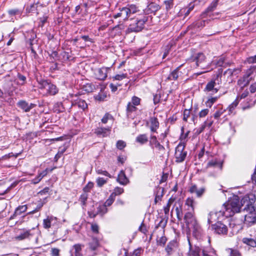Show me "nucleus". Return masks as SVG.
<instances>
[{"mask_svg": "<svg viewBox=\"0 0 256 256\" xmlns=\"http://www.w3.org/2000/svg\"><path fill=\"white\" fill-rule=\"evenodd\" d=\"M256 198L252 194L246 195L241 199L242 206H244L243 212L244 214V223L248 226L256 224V206L253 204L256 202Z\"/></svg>", "mask_w": 256, "mask_h": 256, "instance_id": "obj_1", "label": "nucleus"}, {"mask_svg": "<svg viewBox=\"0 0 256 256\" xmlns=\"http://www.w3.org/2000/svg\"><path fill=\"white\" fill-rule=\"evenodd\" d=\"M152 16H142L140 18H137L134 22L131 23L128 28V32H139L141 31L144 27L146 23L148 21L149 19L152 20Z\"/></svg>", "mask_w": 256, "mask_h": 256, "instance_id": "obj_2", "label": "nucleus"}, {"mask_svg": "<svg viewBox=\"0 0 256 256\" xmlns=\"http://www.w3.org/2000/svg\"><path fill=\"white\" fill-rule=\"evenodd\" d=\"M226 212H229L228 216H231L235 213L243 212L244 206H242L241 201L240 204L239 200L238 198H234L230 201L228 203H225L223 204Z\"/></svg>", "mask_w": 256, "mask_h": 256, "instance_id": "obj_3", "label": "nucleus"}, {"mask_svg": "<svg viewBox=\"0 0 256 256\" xmlns=\"http://www.w3.org/2000/svg\"><path fill=\"white\" fill-rule=\"evenodd\" d=\"M38 88L40 89H45L47 94L54 96L58 92V88L56 86L47 80H42L38 81Z\"/></svg>", "mask_w": 256, "mask_h": 256, "instance_id": "obj_4", "label": "nucleus"}, {"mask_svg": "<svg viewBox=\"0 0 256 256\" xmlns=\"http://www.w3.org/2000/svg\"><path fill=\"white\" fill-rule=\"evenodd\" d=\"M222 70V68L218 69V74H216V78L214 80H212L206 84L204 88V91L212 92L211 94L216 93L219 88L216 87V84H219L220 82L219 80V78L221 77V73Z\"/></svg>", "mask_w": 256, "mask_h": 256, "instance_id": "obj_5", "label": "nucleus"}, {"mask_svg": "<svg viewBox=\"0 0 256 256\" xmlns=\"http://www.w3.org/2000/svg\"><path fill=\"white\" fill-rule=\"evenodd\" d=\"M184 148L185 146L180 144L176 148L174 156L176 162H182L185 160L187 152L184 150Z\"/></svg>", "mask_w": 256, "mask_h": 256, "instance_id": "obj_6", "label": "nucleus"}, {"mask_svg": "<svg viewBox=\"0 0 256 256\" xmlns=\"http://www.w3.org/2000/svg\"><path fill=\"white\" fill-rule=\"evenodd\" d=\"M168 222V220L162 218L160 222L156 226L155 228L153 231L152 235H156V237L159 238V236L162 235H164V228H166ZM152 236H150L151 238Z\"/></svg>", "mask_w": 256, "mask_h": 256, "instance_id": "obj_7", "label": "nucleus"}, {"mask_svg": "<svg viewBox=\"0 0 256 256\" xmlns=\"http://www.w3.org/2000/svg\"><path fill=\"white\" fill-rule=\"evenodd\" d=\"M211 226L215 234L222 236L228 234V226L221 222H218L214 224H212Z\"/></svg>", "mask_w": 256, "mask_h": 256, "instance_id": "obj_8", "label": "nucleus"}, {"mask_svg": "<svg viewBox=\"0 0 256 256\" xmlns=\"http://www.w3.org/2000/svg\"><path fill=\"white\" fill-rule=\"evenodd\" d=\"M186 226L189 229L192 230V234L195 238H198L201 236L202 229L196 219L189 224H187Z\"/></svg>", "mask_w": 256, "mask_h": 256, "instance_id": "obj_9", "label": "nucleus"}, {"mask_svg": "<svg viewBox=\"0 0 256 256\" xmlns=\"http://www.w3.org/2000/svg\"><path fill=\"white\" fill-rule=\"evenodd\" d=\"M252 72L250 69L247 71L246 74L242 78L238 80V85L241 86L242 88L246 86L252 80V78L250 77Z\"/></svg>", "mask_w": 256, "mask_h": 256, "instance_id": "obj_10", "label": "nucleus"}, {"mask_svg": "<svg viewBox=\"0 0 256 256\" xmlns=\"http://www.w3.org/2000/svg\"><path fill=\"white\" fill-rule=\"evenodd\" d=\"M160 7L157 4L151 2L149 3L147 7L144 10V16H148V14H156V12H158Z\"/></svg>", "mask_w": 256, "mask_h": 256, "instance_id": "obj_11", "label": "nucleus"}, {"mask_svg": "<svg viewBox=\"0 0 256 256\" xmlns=\"http://www.w3.org/2000/svg\"><path fill=\"white\" fill-rule=\"evenodd\" d=\"M17 106L26 112H29L32 108H35L36 104L33 103L29 104L24 100H20L17 103Z\"/></svg>", "mask_w": 256, "mask_h": 256, "instance_id": "obj_12", "label": "nucleus"}, {"mask_svg": "<svg viewBox=\"0 0 256 256\" xmlns=\"http://www.w3.org/2000/svg\"><path fill=\"white\" fill-rule=\"evenodd\" d=\"M178 244L176 240L170 242L165 248V250L168 256L172 255L178 249Z\"/></svg>", "mask_w": 256, "mask_h": 256, "instance_id": "obj_13", "label": "nucleus"}, {"mask_svg": "<svg viewBox=\"0 0 256 256\" xmlns=\"http://www.w3.org/2000/svg\"><path fill=\"white\" fill-rule=\"evenodd\" d=\"M206 56L203 53L199 52L196 54L194 58V61L196 62L198 66L202 68H204V63L205 62Z\"/></svg>", "mask_w": 256, "mask_h": 256, "instance_id": "obj_14", "label": "nucleus"}, {"mask_svg": "<svg viewBox=\"0 0 256 256\" xmlns=\"http://www.w3.org/2000/svg\"><path fill=\"white\" fill-rule=\"evenodd\" d=\"M110 70V68L102 67L98 68L96 72L97 78L99 80H104L107 77L108 70Z\"/></svg>", "mask_w": 256, "mask_h": 256, "instance_id": "obj_15", "label": "nucleus"}, {"mask_svg": "<svg viewBox=\"0 0 256 256\" xmlns=\"http://www.w3.org/2000/svg\"><path fill=\"white\" fill-rule=\"evenodd\" d=\"M138 108L136 106L132 104V103L128 102L126 106V114L128 118L134 119V112H136Z\"/></svg>", "mask_w": 256, "mask_h": 256, "instance_id": "obj_16", "label": "nucleus"}, {"mask_svg": "<svg viewBox=\"0 0 256 256\" xmlns=\"http://www.w3.org/2000/svg\"><path fill=\"white\" fill-rule=\"evenodd\" d=\"M206 22V20L196 21L190 25L188 27V30H192L194 31H198V30H201L205 26Z\"/></svg>", "mask_w": 256, "mask_h": 256, "instance_id": "obj_17", "label": "nucleus"}, {"mask_svg": "<svg viewBox=\"0 0 256 256\" xmlns=\"http://www.w3.org/2000/svg\"><path fill=\"white\" fill-rule=\"evenodd\" d=\"M188 240L189 244V252L188 253V256H200V254L201 252V248L200 247L196 246H194V247H192L189 239H188Z\"/></svg>", "mask_w": 256, "mask_h": 256, "instance_id": "obj_18", "label": "nucleus"}, {"mask_svg": "<svg viewBox=\"0 0 256 256\" xmlns=\"http://www.w3.org/2000/svg\"><path fill=\"white\" fill-rule=\"evenodd\" d=\"M28 209L27 205H23V206H20L18 207H17L15 210L14 213L11 216L9 220H11L12 219H14L16 216H20L22 213L26 212Z\"/></svg>", "mask_w": 256, "mask_h": 256, "instance_id": "obj_19", "label": "nucleus"}, {"mask_svg": "<svg viewBox=\"0 0 256 256\" xmlns=\"http://www.w3.org/2000/svg\"><path fill=\"white\" fill-rule=\"evenodd\" d=\"M117 182L120 184L126 186L130 182L128 178L126 176L124 170H122L118 174Z\"/></svg>", "mask_w": 256, "mask_h": 256, "instance_id": "obj_20", "label": "nucleus"}, {"mask_svg": "<svg viewBox=\"0 0 256 256\" xmlns=\"http://www.w3.org/2000/svg\"><path fill=\"white\" fill-rule=\"evenodd\" d=\"M206 191V188L204 187L198 189L196 184L192 185L190 187L189 192L190 193H196L198 197H201Z\"/></svg>", "mask_w": 256, "mask_h": 256, "instance_id": "obj_21", "label": "nucleus"}, {"mask_svg": "<svg viewBox=\"0 0 256 256\" xmlns=\"http://www.w3.org/2000/svg\"><path fill=\"white\" fill-rule=\"evenodd\" d=\"M222 162L218 161L216 159L212 160H210L208 162L206 168H218L220 170H222Z\"/></svg>", "mask_w": 256, "mask_h": 256, "instance_id": "obj_22", "label": "nucleus"}, {"mask_svg": "<svg viewBox=\"0 0 256 256\" xmlns=\"http://www.w3.org/2000/svg\"><path fill=\"white\" fill-rule=\"evenodd\" d=\"M218 2L219 0H214L205 11L202 13V16L204 17L205 16L208 15L210 12H213L216 8Z\"/></svg>", "mask_w": 256, "mask_h": 256, "instance_id": "obj_23", "label": "nucleus"}, {"mask_svg": "<svg viewBox=\"0 0 256 256\" xmlns=\"http://www.w3.org/2000/svg\"><path fill=\"white\" fill-rule=\"evenodd\" d=\"M94 133L100 137H106L110 133V130L108 128H98L95 130Z\"/></svg>", "mask_w": 256, "mask_h": 256, "instance_id": "obj_24", "label": "nucleus"}, {"mask_svg": "<svg viewBox=\"0 0 256 256\" xmlns=\"http://www.w3.org/2000/svg\"><path fill=\"white\" fill-rule=\"evenodd\" d=\"M150 131L153 132H156L157 129L159 128V122L156 117H150Z\"/></svg>", "mask_w": 256, "mask_h": 256, "instance_id": "obj_25", "label": "nucleus"}, {"mask_svg": "<svg viewBox=\"0 0 256 256\" xmlns=\"http://www.w3.org/2000/svg\"><path fill=\"white\" fill-rule=\"evenodd\" d=\"M182 66V64L177 67L175 70L170 72L168 77L167 79L168 80H176L179 76V70L180 68Z\"/></svg>", "mask_w": 256, "mask_h": 256, "instance_id": "obj_26", "label": "nucleus"}, {"mask_svg": "<svg viewBox=\"0 0 256 256\" xmlns=\"http://www.w3.org/2000/svg\"><path fill=\"white\" fill-rule=\"evenodd\" d=\"M196 220V218L194 216L193 213H192L190 212H187L184 214V220L186 225L189 224H190L192 222Z\"/></svg>", "mask_w": 256, "mask_h": 256, "instance_id": "obj_27", "label": "nucleus"}, {"mask_svg": "<svg viewBox=\"0 0 256 256\" xmlns=\"http://www.w3.org/2000/svg\"><path fill=\"white\" fill-rule=\"evenodd\" d=\"M32 235L33 234L30 233V230H26L16 236V239L18 240H22L27 238H30V236H32Z\"/></svg>", "mask_w": 256, "mask_h": 256, "instance_id": "obj_28", "label": "nucleus"}, {"mask_svg": "<svg viewBox=\"0 0 256 256\" xmlns=\"http://www.w3.org/2000/svg\"><path fill=\"white\" fill-rule=\"evenodd\" d=\"M242 242L247 246L252 248H256V240L250 238H244Z\"/></svg>", "mask_w": 256, "mask_h": 256, "instance_id": "obj_29", "label": "nucleus"}, {"mask_svg": "<svg viewBox=\"0 0 256 256\" xmlns=\"http://www.w3.org/2000/svg\"><path fill=\"white\" fill-rule=\"evenodd\" d=\"M136 141L140 144H144L148 142V138L146 134H140L136 138Z\"/></svg>", "mask_w": 256, "mask_h": 256, "instance_id": "obj_30", "label": "nucleus"}, {"mask_svg": "<svg viewBox=\"0 0 256 256\" xmlns=\"http://www.w3.org/2000/svg\"><path fill=\"white\" fill-rule=\"evenodd\" d=\"M76 105L78 108H81L83 110H84L88 108V104L85 102V100L82 99H78L76 100V103L74 104Z\"/></svg>", "mask_w": 256, "mask_h": 256, "instance_id": "obj_31", "label": "nucleus"}, {"mask_svg": "<svg viewBox=\"0 0 256 256\" xmlns=\"http://www.w3.org/2000/svg\"><path fill=\"white\" fill-rule=\"evenodd\" d=\"M88 245L92 250H96L99 246L98 240L96 238H93L92 241L89 242Z\"/></svg>", "mask_w": 256, "mask_h": 256, "instance_id": "obj_32", "label": "nucleus"}, {"mask_svg": "<svg viewBox=\"0 0 256 256\" xmlns=\"http://www.w3.org/2000/svg\"><path fill=\"white\" fill-rule=\"evenodd\" d=\"M164 188H158L154 199V202L156 204L158 201L161 200L164 194Z\"/></svg>", "mask_w": 256, "mask_h": 256, "instance_id": "obj_33", "label": "nucleus"}, {"mask_svg": "<svg viewBox=\"0 0 256 256\" xmlns=\"http://www.w3.org/2000/svg\"><path fill=\"white\" fill-rule=\"evenodd\" d=\"M88 198V194L87 193H83L82 194L79 199L78 200L80 202L83 208L86 206V201Z\"/></svg>", "mask_w": 256, "mask_h": 256, "instance_id": "obj_34", "label": "nucleus"}, {"mask_svg": "<svg viewBox=\"0 0 256 256\" xmlns=\"http://www.w3.org/2000/svg\"><path fill=\"white\" fill-rule=\"evenodd\" d=\"M167 241V238L164 235H162L159 236V238L156 237V243L158 246H164Z\"/></svg>", "mask_w": 256, "mask_h": 256, "instance_id": "obj_35", "label": "nucleus"}, {"mask_svg": "<svg viewBox=\"0 0 256 256\" xmlns=\"http://www.w3.org/2000/svg\"><path fill=\"white\" fill-rule=\"evenodd\" d=\"M226 251L229 253V256H242L241 252L237 249L228 248Z\"/></svg>", "mask_w": 256, "mask_h": 256, "instance_id": "obj_36", "label": "nucleus"}, {"mask_svg": "<svg viewBox=\"0 0 256 256\" xmlns=\"http://www.w3.org/2000/svg\"><path fill=\"white\" fill-rule=\"evenodd\" d=\"M95 86L92 84L88 83L83 86L82 89L87 92H91L95 90Z\"/></svg>", "mask_w": 256, "mask_h": 256, "instance_id": "obj_37", "label": "nucleus"}, {"mask_svg": "<svg viewBox=\"0 0 256 256\" xmlns=\"http://www.w3.org/2000/svg\"><path fill=\"white\" fill-rule=\"evenodd\" d=\"M74 249L75 256H82V246L80 244H76L74 246Z\"/></svg>", "mask_w": 256, "mask_h": 256, "instance_id": "obj_38", "label": "nucleus"}, {"mask_svg": "<svg viewBox=\"0 0 256 256\" xmlns=\"http://www.w3.org/2000/svg\"><path fill=\"white\" fill-rule=\"evenodd\" d=\"M120 12H122V18L124 20L128 19V18L130 16L129 11L127 7L122 8L120 10Z\"/></svg>", "mask_w": 256, "mask_h": 256, "instance_id": "obj_39", "label": "nucleus"}, {"mask_svg": "<svg viewBox=\"0 0 256 256\" xmlns=\"http://www.w3.org/2000/svg\"><path fill=\"white\" fill-rule=\"evenodd\" d=\"M124 192V190L123 188H120V187H116L114 190L113 192L110 194L111 195H113L114 197L116 198V196H119L121 194H122Z\"/></svg>", "mask_w": 256, "mask_h": 256, "instance_id": "obj_40", "label": "nucleus"}, {"mask_svg": "<svg viewBox=\"0 0 256 256\" xmlns=\"http://www.w3.org/2000/svg\"><path fill=\"white\" fill-rule=\"evenodd\" d=\"M53 220L52 217H48L47 218L44 220H43V225L44 228L48 229L50 228L51 226V222Z\"/></svg>", "mask_w": 256, "mask_h": 256, "instance_id": "obj_41", "label": "nucleus"}, {"mask_svg": "<svg viewBox=\"0 0 256 256\" xmlns=\"http://www.w3.org/2000/svg\"><path fill=\"white\" fill-rule=\"evenodd\" d=\"M66 148H60L58 153L56 154L54 160L55 162H58V160L62 156L63 154L65 152Z\"/></svg>", "mask_w": 256, "mask_h": 256, "instance_id": "obj_42", "label": "nucleus"}, {"mask_svg": "<svg viewBox=\"0 0 256 256\" xmlns=\"http://www.w3.org/2000/svg\"><path fill=\"white\" fill-rule=\"evenodd\" d=\"M174 200L172 199V198H170L168 202L166 205L165 206H164V210L166 214H168L170 206L172 205V203L174 202Z\"/></svg>", "mask_w": 256, "mask_h": 256, "instance_id": "obj_43", "label": "nucleus"}, {"mask_svg": "<svg viewBox=\"0 0 256 256\" xmlns=\"http://www.w3.org/2000/svg\"><path fill=\"white\" fill-rule=\"evenodd\" d=\"M22 11L19 9H12L8 11V14L10 16L16 15H21Z\"/></svg>", "mask_w": 256, "mask_h": 256, "instance_id": "obj_44", "label": "nucleus"}, {"mask_svg": "<svg viewBox=\"0 0 256 256\" xmlns=\"http://www.w3.org/2000/svg\"><path fill=\"white\" fill-rule=\"evenodd\" d=\"M127 8L129 11L130 14H134L138 11V8L135 4L128 5Z\"/></svg>", "mask_w": 256, "mask_h": 256, "instance_id": "obj_45", "label": "nucleus"}, {"mask_svg": "<svg viewBox=\"0 0 256 256\" xmlns=\"http://www.w3.org/2000/svg\"><path fill=\"white\" fill-rule=\"evenodd\" d=\"M37 4H31L30 6H28L26 8V12H34L35 10H36Z\"/></svg>", "mask_w": 256, "mask_h": 256, "instance_id": "obj_46", "label": "nucleus"}, {"mask_svg": "<svg viewBox=\"0 0 256 256\" xmlns=\"http://www.w3.org/2000/svg\"><path fill=\"white\" fill-rule=\"evenodd\" d=\"M113 195H110L108 199L106 201L104 204L105 206H110L115 200Z\"/></svg>", "mask_w": 256, "mask_h": 256, "instance_id": "obj_47", "label": "nucleus"}, {"mask_svg": "<svg viewBox=\"0 0 256 256\" xmlns=\"http://www.w3.org/2000/svg\"><path fill=\"white\" fill-rule=\"evenodd\" d=\"M96 182L98 186L102 187L107 182V180H105L103 178H98Z\"/></svg>", "mask_w": 256, "mask_h": 256, "instance_id": "obj_48", "label": "nucleus"}, {"mask_svg": "<svg viewBox=\"0 0 256 256\" xmlns=\"http://www.w3.org/2000/svg\"><path fill=\"white\" fill-rule=\"evenodd\" d=\"M94 183L92 182H88L87 184L84 188L83 190L84 193H87L93 188Z\"/></svg>", "mask_w": 256, "mask_h": 256, "instance_id": "obj_49", "label": "nucleus"}, {"mask_svg": "<svg viewBox=\"0 0 256 256\" xmlns=\"http://www.w3.org/2000/svg\"><path fill=\"white\" fill-rule=\"evenodd\" d=\"M106 207L107 206H105L104 204L103 206H100L98 208L97 214H100L102 215L106 214L108 210Z\"/></svg>", "mask_w": 256, "mask_h": 256, "instance_id": "obj_50", "label": "nucleus"}, {"mask_svg": "<svg viewBox=\"0 0 256 256\" xmlns=\"http://www.w3.org/2000/svg\"><path fill=\"white\" fill-rule=\"evenodd\" d=\"M48 16H43L39 18L40 22L38 24V27L42 28L44 26L45 23L47 22Z\"/></svg>", "mask_w": 256, "mask_h": 256, "instance_id": "obj_51", "label": "nucleus"}, {"mask_svg": "<svg viewBox=\"0 0 256 256\" xmlns=\"http://www.w3.org/2000/svg\"><path fill=\"white\" fill-rule=\"evenodd\" d=\"M238 102L239 100L238 98H236L235 100L228 106L229 112H232L234 108L238 106Z\"/></svg>", "mask_w": 256, "mask_h": 256, "instance_id": "obj_52", "label": "nucleus"}, {"mask_svg": "<svg viewBox=\"0 0 256 256\" xmlns=\"http://www.w3.org/2000/svg\"><path fill=\"white\" fill-rule=\"evenodd\" d=\"M140 99L136 96H134L132 98V102H130V103H132V104L134 106H135L139 105L140 104Z\"/></svg>", "mask_w": 256, "mask_h": 256, "instance_id": "obj_53", "label": "nucleus"}, {"mask_svg": "<svg viewBox=\"0 0 256 256\" xmlns=\"http://www.w3.org/2000/svg\"><path fill=\"white\" fill-rule=\"evenodd\" d=\"M225 64V58L224 57H221L216 62V65L218 66L226 67Z\"/></svg>", "mask_w": 256, "mask_h": 256, "instance_id": "obj_54", "label": "nucleus"}, {"mask_svg": "<svg viewBox=\"0 0 256 256\" xmlns=\"http://www.w3.org/2000/svg\"><path fill=\"white\" fill-rule=\"evenodd\" d=\"M164 4H166V8L167 10L171 9L174 5L173 0H167L164 1Z\"/></svg>", "mask_w": 256, "mask_h": 256, "instance_id": "obj_55", "label": "nucleus"}, {"mask_svg": "<svg viewBox=\"0 0 256 256\" xmlns=\"http://www.w3.org/2000/svg\"><path fill=\"white\" fill-rule=\"evenodd\" d=\"M176 217L178 220H182V210L181 208H179L176 207Z\"/></svg>", "mask_w": 256, "mask_h": 256, "instance_id": "obj_56", "label": "nucleus"}, {"mask_svg": "<svg viewBox=\"0 0 256 256\" xmlns=\"http://www.w3.org/2000/svg\"><path fill=\"white\" fill-rule=\"evenodd\" d=\"M240 69L234 68V69H230L229 68L226 71L224 72V75H225L227 72H228L230 76H232L234 74H236L235 72H240Z\"/></svg>", "mask_w": 256, "mask_h": 256, "instance_id": "obj_57", "label": "nucleus"}, {"mask_svg": "<svg viewBox=\"0 0 256 256\" xmlns=\"http://www.w3.org/2000/svg\"><path fill=\"white\" fill-rule=\"evenodd\" d=\"M126 76H127V74H116V75L114 77H113V78L114 80H122L124 78H126Z\"/></svg>", "mask_w": 256, "mask_h": 256, "instance_id": "obj_58", "label": "nucleus"}, {"mask_svg": "<svg viewBox=\"0 0 256 256\" xmlns=\"http://www.w3.org/2000/svg\"><path fill=\"white\" fill-rule=\"evenodd\" d=\"M190 110L186 109L184 112V117H183V120L185 122L188 121V118L190 116Z\"/></svg>", "mask_w": 256, "mask_h": 256, "instance_id": "obj_59", "label": "nucleus"}, {"mask_svg": "<svg viewBox=\"0 0 256 256\" xmlns=\"http://www.w3.org/2000/svg\"><path fill=\"white\" fill-rule=\"evenodd\" d=\"M126 146V143L122 140H118L116 142V147L119 150L123 149Z\"/></svg>", "mask_w": 256, "mask_h": 256, "instance_id": "obj_60", "label": "nucleus"}, {"mask_svg": "<svg viewBox=\"0 0 256 256\" xmlns=\"http://www.w3.org/2000/svg\"><path fill=\"white\" fill-rule=\"evenodd\" d=\"M96 172L99 174H102L106 176H108L110 178H111L112 176L106 170H96Z\"/></svg>", "mask_w": 256, "mask_h": 256, "instance_id": "obj_61", "label": "nucleus"}, {"mask_svg": "<svg viewBox=\"0 0 256 256\" xmlns=\"http://www.w3.org/2000/svg\"><path fill=\"white\" fill-rule=\"evenodd\" d=\"M158 142L157 140V138L154 136H150V146H152L153 145L155 146L156 143H158Z\"/></svg>", "mask_w": 256, "mask_h": 256, "instance_id": "obj_62", "label": "nucleus"}, {"mask_svg": "<svg viewBox=\"0 0 256 256\" xmlns=\"http://www.w3.org/2000/svg\"><path fill=\"white\" fill-rule=\"evenodd\" d=\"M208 112L209 110L208 108L202 110L199 112V116L200 118H204L208 114Z\"/></svg>", "mask_w": 256, "mask_h": 256, "instance_id": "obj_63", "label": "nucleus"}, {"mask_svg": "<svg viewBox=\"0 0 256 256\" xmlns=\"http://www.w3.org/2000/svg\"><path fill=\"white\" fill-rule=\"evenodd\" d=\"M142 251V248H138L133 252L132 256H140Z\"/></svg>", "mask_w": 256, "mask_h": 256, "instance_id": "obj_64", "label": "nucleus"}]
</instances>
